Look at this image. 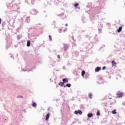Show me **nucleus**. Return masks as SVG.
<instances>
[{"mask_svg":"<svg viewBox=\"0 0 125 125\" xmlns=\"http://www.w3.org/2000/svg\"><path fill=\"white\" fill-rule=\"evenodd\" d=\"M66 31H67V28H65L63 30L64 32H66Z\"/></svg>","mask_w":125,"mask_h":125,"instance_id":"23","label":"nucleus"},{"mask_svg":"<svg viewBox=\"0 0 125 125\" xmlns=\"http://www.w3.org/2000/svg\"><path fill=\"white\" fill-rule=\"evenodd\" d=\"M1 23V19H0V24Z\"/></svg>","mask_w":125,"mask_h":125,"instance_id":"25","label":"nucleus"},{"mask_svg":"<svg viewBox=\"0 0 125 125\" xmlns=\"http://www.w3.org/2000/svg\"><path fill=\"white\" fill-rule=\"evenodd\" d=\"M62 82L64 83H68V81L67 79H62Z\"/></svg>","mask_w":125,"mask_h":125,"instance_id":"7","label":"nucleus"},{"mask_svg":"<svg viewBox=\"0 0 125 125\" xmlns=\"http://www.w3.org/2000/svg\"><path fill=\"white\" fill-rule=\"evenodd\" d=\"M93 115L92 114V113H89L87 114V117L88 118H91V117H93Z\"/></svg>","mask_w":125,"mask_h":125,"instance_id":"8","label":"nucleus"},{"mask_svg":"<svg viewBox=\"0 0 125 125\" xmlns=\"http://www.w3.org/2000/svg\"><path fill=\"white\" fill-rule=\"evenodd\" d=\"M112 113L113 115H115V114H117V112H116V109H114L112 111Z\"/></svg>","mask_w":125,"mask_h":125,"instance_id":"13","label":"nucleus"},{"mask_svg":"<svg viewBox=\"0 0 125 125\" xmlns=\"http://www.w3.org/2000/svg\"><path fill=\"white\" fill-rule=\"evenodd\" d=\"M88 96H89V98H90V99H91V98H92V93L89 94Z\"/></svg>","mask_w":125,"mask_h":125,"instance_id":"15","label":"nucleus"},{"mask_svg":"<svg viewBox=\"0 0 125 125\" xmlns=\"http://www.w3.org/2000/svg\"><path fill=\"white\" fill-rule=\"evenodd\" d=\"M30 0H25V1H27V3H30Z\"/></svg>","mask_w":125,"mask_h":125,"instance_id":"20","label":"nucleus"},{"mask_svg":"<svg viewBox=\"0 0 125 125\" xmlns=\"http://www.w3.org/2000/svg\"><path fill=\"white\" fill-rule=\"evenodd\" d=\"M78 5H79V3H78L74 4V6H75V7L78 6Z\"/></svg>","mask_w":125,"mask_h":125,"instance_id":"19","label":"nucleus"},{"mask_svg":"<svg viewBox=\"0 0 125 125\" xmlns=\"http://www.w3.org/2000/svg\"><path fill=\"white\" fill-rule=\"evenodd\" d=\"M65 26H68V24L66 23V24H65Z\"/></svg>","mask_w":125,"mask_h":125,"instance_id":"26","label":"nucleus"},{"mask_svg":"<svg viewBox=\"0 0 125 125\" xmlns=\"http://www.w3.org/2000/svg\"><path fill=\"white\" fill-rule=\"evenodd\" d=\"M11 57L12 58H13V56H11Z\"/></svg>","mask_w":125,"mask_h":125,"instance_id":"27","label":"nucleus"},{"mask_svg":"<svg viewBox=\"0 0 125 125\" xmlns=\"http://www.w3.org/2000/svg\"><path fill=\"white\" fill-rule=\"evenodd\" d=\"M49 39L50 41H52V38H51V36L50 35L49 36Z\"/></svg>","mask_w":125,"mask_h":125,"instance_id":"18","label":"nucleus"},{"mask_svg":"<svg viewBox=\"0 0 125 125\" xmlns=\"http://www.w3.org/2000/svg\"><path fill=\"white\" fill-rule=\"evenodd\" d=\"M35 0H31V2H32V3L33 4V3H34V1Z\"/></svg>","mask_w":125,"mask_h":125,"instance_id":"24","label":"nucleus"},{"mask_svg":"<svg viewBox=\"0 0 125 125\" xmlns=\"http://www.w3.org/2000/svg\"><path fill=\"white\" fill-rule=\"evenodd\" d=\"M123 95H124V93L123 92H118V93L117 94V97H119V98L123 97Z\"/></svg>","mask_w":125,"mask_h":125,"instance_id":"1","label":"nucleus"},{"mask_svg":"<svg viewBox=\"0 0 125 125\" xmlns=\"http://www.w3.org/2000/svg\"><path fill=\"white\" fill-rule=\"evenodd\" d=\"M66 86H67V87H71V84L67 83L66 84Z\"/></svg>","mask_w":125,"mask_h":125,"instance_id":"16","label":"nucleus"},{"mask_svg":"<svg viewBox=\"0 0 125 125\" xmlns=\"http://www.w3.org/2000/svg\"><path fill=\"white\" fill-rule=\"evenodd\" d=\"M105 69H106V67L105 66H104L103 67V70H105Z\"/></svg>","mask_w":125,"mask_h":125,"instance_id":"22","label":"nucleus"},{"mask_svg":"<svg viewBox=\"0 0 125 125\" xmlns=\"http://www.w3.org/2000/svg\"><path fill=\"white\" fill-rule=\"evenodd\" d=\"M97 116H100V111H97Z\"/></svg>","mask_w":125,"mask_h":125,"instance_id":"17","label":"nucleus"},{"mask_svg":"<svg viewBox=\"0 0 125 125\" xmlns=\"http://www.w3.org/2000/svg\"><path fill=\"white\" fill-rule=\"evenodd\" d=\"M58 57H60V56H58Z\"/></svg>","mask_w":125,"mask_h":125,"instance_id":"30","label":"nucleus"},{"mask_svg":"<svg viewBox=\"0 0 125 125\" xmlns=\"http://www.w3.org/2000/svg\"><path fill=\"white\" fill-rule=\"evenodd\" d=\"M100 70H101V67H97L95 69V72H99V71H100Z\"/></svg>","mask_w":125,"mask_h":125,"instance_id":"5","label":"nucleus"},{"mask_svg":"<svg viewBox=\"0 0 125 125\" xmlns=\"http://www.w3.org/2000/svg\"><path fill=\"white\" fill-rule=\"evenodd\" d=\"M85 74V71H84L83 70L82 71V77H84Z\"/></svg>","mask_w":125,"mask_h":125,"instance_id":"11","label":"nucleus"},{"mask_svg":"<svg viewBox=\"0 0 125 125\" xmlns=\"http://www.w3.org/2000/svg\"><path fill=\"white\" fill-rule=\"evenodd\" d=\"M99 31H101V29H99Z\"/></svg>","mask_w":125,"mask_h":125,"instance_id":"29","label":"nucleus"},{"mask_svg":"<svg viewBox=\"0 0 125 125\" xmlns=\"http://www.w3.org/2000/svg\"><path fill=\"white\" fill-rule=\"evenodd\" d=\"M59 33H62V30L61 29H59Z\"/></svg>","mask_w":125,"mask_h":125,"instance_id":"21","label":"nucleus"},{"mask_svg":"<svg viewBox=\"0 0 125 125\" xmlns=\"http://www.w3.org/2000/svg\"><path fill=\"white\" fill-rule=\"evenodd\" d=\"M72 40H74V37H72Z\"/></svg>","mask_w":125,"mask_h":125,"instance_id":"28","label":"nucleus"},{"mask_svg":"<svg viewBox=\"0 0 125 125\" xmlns=\"http://www.w3.org/2000/svg\"><path fill=\"white\" fill-rule=\"evenodd\" d=\"M49 116H50V114L49 113H48V114L46 115L45 121H48V119H49Z\"/></svg>","mask_w":125,"mask_h":125,"instance_id":"4","label":"nucleus"},{"mask_svg":"<svg viewBox=\"0 0 125 125\" xmlns=\"http://www.w3.org/2000/svg\"><path fill=\"white\" fill-rule=\"evenodd\" d=\"M31 42L29 41H28L27 42V46H30Z\"/></svg>","mask_w":125,"mask_h":125,"instance_id":"12","label":"nucleus"},{"mask_svg":"<svg viewBox=\"0 0 125 125\" xmlns=\"http://www.w3.org/2000/svg\"><path fill=\"white\" fill-rule=\"evenodd\" d=\"M59 85H61V86H63L64 85V83L63 82H60L59 83Z\"/></svg>","mask_w":125,"mask_h":125,"instance_id":"9","label":"nucleus"},{"mask_svg":"<svg viewBox=\"0 0 125 125\" xmlns=\"http://www.w3.org/2000/svg\"><path fill=\"white\" fill-rule=\"evenodd\" d=\"M64 87H66V86H64Z\"/></svg>","mask_w":125,"mask_h":125,"instance_id":"31","label":"nucleus"},{"mask_svg":"<svg viewBox=\"0 0 125 125\" xmlns=\"http://www.w3.org/2000/svg\"><path fill=\"white\" fill-rule=\"evenodd\" d=\"M74 114H75V115H78V114H79V115H82V114H83V111H82L81 110H76L74 112Z\"/></svg>","mask_w":125,"mask_h":125,"instance_id":"2","label":"nucleus"},{"mask_svg":"<svg viewBox=\"0 0 125 125\" xmlns=\"http://www.w3.org/2000/svg\"><path fill=\"white\" fill-rule=\"evenodd\" d=\"M122 30H123V27L122 26L120 27L117 31L118 33H121L122 32Z\"/></svg>","mask_w":125,"mask_h":125,"instance_id":"6","label":"nucleus"},{"mask_svg":"<svg viewBox=\"0 0 125 125\" xmlns=\"http://www.w3.org/2000/svg\"><path fill=\"white\" fill-rule=\"evenodd\" d=\"M32 107H37V104H36V103H32Z\"/></svg>","mask_w":125,"mask_h":125,"instance_id":"10","label":"nucleus"},{"mask_svg":"<svg viewBox=\"0 0 125 125\" xmlns=\"http://www.w3.org/2000/svg\"><path fill=\"white\" fill-rule=\"evenodd\" d=\"M31 13L33 15H36V14H38V11L37 10H33L31 11Z\"/></svg>","mask_w":125,"mask_h":125,"instance_id":"3","label":"nucleus"},{"mask_svg":"<svg viewBox=\"0 0 125 125\" xmlns=\"http://www.w3.org/2000/svg\"><path fill=\"white\" fill-rule=\"evenodd\" d=\"M112 66H115L116 64L117 63H116V62H115L114 61H113L112 62Z\"/></svg>","mask_w":125,"mask_h":125,"instance_id":"14","label":"nucleus"}]
</instances>
